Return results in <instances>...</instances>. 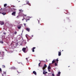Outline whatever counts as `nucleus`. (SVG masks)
<instances>
[{"label": "nucleus", "instance_id": "f257e3e1", "mask_svg": "<svg viewBox=\"0 0 76 76\" xmlns=\"http://www.w3.org/2000/svg\"><path fill=\"white\" fill-rule=\"evenodd\" d=\"M17 28L19 29H20V28H22V24H20L17 26Z\"/></svg>", "mask_w": 76, "mask_h": 76}, {"label": "nucleus", "instance_id": "f03ea898", "mask_svg": "<svg viewBox=\"0 0 76 76\" xmlns=\"http://www.w3.org/2000/svg\"><path fill=\"white\" fill-rule=\"evenodd\" d=\"M27 15H26L23 14V18H24L25 19H26V18L27 17H26Z\"/></svg>", "mask_w": 76, "mask_h": 76}, {"label": "nucleus", "instance_id": "7ed1b4c3", "mask_svg": "<svg viewBox=\"0 0 76 76\" xmlns=\"http://www.w3.org/2000/svg\"><path fill=\"white\" fill-rule=\"evenodd\" d=\"M45 67H47V65H46L45 64L43 67L42 68V69L43 70H44V69H45Z\"/></svg>", "mask_w": 76, "mask_h": 76}, {"label": "nucleus", "instance_id": "20e7f679", "mask_svg": "<svg viewBox=\"0 0 76 76\" xmlns=\"http://www.w3.org/2000/svg\"><path fill=\"white\" fill-rule=\"evenodd\" d=\"M16 14V12H12V16H15V15Z\"/></svg>", "mask_w": 76, "mask_h": 76}, {"label": "nucleus", "instance_id": "39448f33", "mask_svg": "<svg viewBox=\"0 0 76 76\" xmlns=\"http://www.w3.org/2000/svg\"><path fill=\"white\" fill-rule=\"evenodd\" d=\"M4 22H3V21H0V24H1V25H4Z\"/></svg>", "mask_w": 76, "mask_h": 76}, {"label": "nucleus", "instance_id": "423d86ee", "mask_svg": "<svg viewBox=\"0 0 76 76\" xmlns=\"http://www.w3.org/2000/svg\"><path fill=\"white\" fill-rule=\"evenodd\" d=\"M25 50H26V48H23L22 49V51H23V52H24V53H25Z\"/></svg>", "mask_w": 76, "mask_h": 76}, {"label": "nucleus", "instance_id": "0eeeda50", "mask_svg": "<svg viewBox=\"0 0 76 76\" xmlns=\"http://www.w3.org/2000/svg\"><path fill=\"white\" fill-rule=\"evenodd\" d=\"M25 20H29V17H27L25 19Z\"/></svg>", "mask_w": 76, "mask_h": 76}, {"label": "nucleus", "instance_id": "6e6552de", "mask_svg": "<svg viewBox=\"0 0 76 76\" xmlns=\"http://www.w3.org/2000/svg\"><path fill=\"white\" fill-rule=\"evenodd\" d=\"M26 29L27 31H28V32H29V31H30V28H26Z\"/></svg>", "mask_w": 76, "mask_h": 76}, {"label": "nucleus", "instance_id": "1a4fd4ad", "mask_svg": "<svg viewBox=\"0 0 76 76\" xmlns=\"http://www.w3.org/2000/svg\"><path fill=\"white\" fill-rule=\"evenodd\" d=\"M33 74H34L35 75H37V72H36L35 71H33Z\"/></svg>", "mask_w": 76, "mask_h": 76}, {"label": "nucleus", "instance_id": "9d476101", "mask_svg": "<svg viewBox=\"0 0 76 76\" xmlns=\"http://www.w3.org/2000/svg\"><path fill=\"white\" fill-rule=\"evenodd\" d=\"M58 55L59 56H61V52H58Z\"/></svg>", "mask_w": 76, "mask_h": 76}, {"label": "nucleus", "instance_id": "9b49d317", "mask_svg": "<svg viewBox=\"0 0 76 76\" xmlns=\"http://www.w3.org/2000/svg\"><path fill=\"white\" fill-rule=\"evenodd\" d=\"M35 48H36L35 47H33V49H32V52H34L35 51V50H34V49Z\"/></svg>", "mask_w": 76, "mask_h": 76}, {"label": "nucleus", "instance_id": "f8f14e48", "mask_svg": "<svg viewBox=\"0 0 76 76\" xmlns=\"http://www.w3.org/2000/svg\"><path fill=\"white\" fill-rule=\"evenodd\" d=\"M46 73H47V72H45V71H43V74H44V75H45V74H46Z\"/></svg>", "mask_w": 76, "mask_h": 76}, {"label": "nucleus", "instance_id": "ddd939ff", "mask_svg": "<svg viewBox=\"0 0 76 76\" xmlns=\"http://www.w3.org/2000/svg\"><path fill=\"white\" fill-rule=\"evenodd\" d=\"M48 70H50V69H51V67H50V65L48 66Z\"/></svg>", "mask_w": 76, "mask_h": 76}, {"label": "nucleus", "instance_id": "4468645a", "mask_svg": "<svg viewBox=\"0 0 76 76\" xmlns=\"http://www.w3.org/2000/svg\"><path fill=\"white\" fill-rule=\"evenodd\" d=\"M1 13L2 15H6V12H2Z\"/></svg>", "mask_w": 76, "mask_h": 76}, {"label": "nucleus", "instance_id": "2eb2a0df", "mask_svg": "<svg viewBox=\"0 0 76 76\" xmlns=\"http://www.w3.org/2000/svg\"><path fill=\"white\" fill-rule=\"evenodd\" d=\"M0 43H1V44H3V41H2V40H0Z\"/></svg>", "mask_w": 76, "mask_h": 76}, {"label": "nucleus", "instance_id": "dca6fc26", "mask_svg": "<svg viewBox=\"0 0 76 76\" xmlns=\"http://www.w3.org/2000/svg\"><path fill=\"white\" fill-rule=\"evenodd\" d=\"M58 63H57V62H56L55 64V66H57V64Z\"/></svg>", "mask_w": 76, "mask_h": 76}, {"label": "nucleus", "instance_id": "f3484780", "mask_svg": "<svg viewBox=\"0 0 76 76\" xmlns=\"http://www.w3.org/2000/svg\"><path fill=\"white\" fill-rule=\"evenodd\" d=\"M3 10H0V13H1L3 12Z\"/></svg>", "mask_w": 76, "mask_h": 76}, {"label": "nucleus", "instance_id": "a211bd4d", "mask_svg": "<svg viewBox=\"0 0 76 76\" xmlns=\"http://www.w3.org/2000/svg\"><path fill=\"white\" fill-rule=\"evenodd\" d=\"M19 11H20V12H23V11L22 10H19Z\"/></svg>", "mask_w": 76, "mask_h": 76}, {"label": "nucleus", "instance_id": "6ab92c4d", "mask_svg": "<svg viewBox=\"0 0 76 76\" xmlns=\"http://www.w3.org/2000/svg\"><path fill=\"white\" fill-rule=\"evenodd\" d=\"M58 58L56 60V61L57 62H56L57 63H58Z\"/></svg>", "mask_w": 76, "mask_h": 76}, {"label": "nucleus", "instance_id": "aec40b11", "mask_svg": "<svg viewBox=\"0 0 76 76\" xmlns=\"http://www.w3.org/2000/svg\"><path fill=\"white\" fill-rule=\"evenodd\" d=\"M61 74V72H58L57 75H60Z\"/></svg>", "mask_w": 76, "mask_h": 76}, {"label": "nucleus", "instance_id": "412c9836", "mask_svg": "<svg viewBox=\"0 0 76 76\" xmlns=\"http://www.w3.org/2000/svg\"><path fill=\"white\" fill-rule=\"evenodd\" d=\"M55 62H56V61H55L54 60H53L52 61V64H53V63H55Z\"/></svg>", "mask_w": 76, "mask_h": 76}, {"label": "nucleus", "instance_id": "4be33fe9", "mask_svg": "<svg viewBox=\"0 0 76 76\" xmlns=\"http://www.w3.org/2000/svg\"><path fill=\"white\" fill-rule=\"evenodd\" d=\"M7 6V4H5L4 5V7H6Z\"/></svg>", "mask_w": 76, "mask_h": 76}, {"label": "nucleus", "instance_id": "5701e85b", "mask_svg": "<svg viewBox=\"0 0 76 76\" xmlns=\"http://www.w3.org/2000/svg\"><path fill=\"white\" fill-rule=\"evenodd\" d=\"M2 67L3 68H5V66H4V65H3Z\"/></svg>", "mask_w": 76, "mask_h": 76}, {"label": "nucleus", "instance_id": "b1692460", "mask_svg": "<svg viewBox=\"0 0 76 76\" xmlns=\"http://www.w3.org/2000/svg\"><path fill=\"white\" fill-rule=\"evenodd\" d=\"M15 35L17 34V32H16V31L15 32Z\"/></svg>", "mask_w": 76, "mask_h": 76}, {"label": "nucleus", "instance_id": "393cba45", "mask_svg": "<svg viewBox=\"0 0 76 76\" xmlns=\"http://www.w3.org/2000/svg\"><path fill=\"white\" fill-rule=\"evenodd\" d=\"M3 34H4V35H6V33L5 32H4Z\"/></svg>", "mask_w": 76, "mask_h": 76}, {"label": "nucleus", "instance_id": "a878e982", "mask_svg": "<svg viewBox=\"0 0 76 76\" xmlns=\"http://www.w3.org/2000/svg\"><path fill=\"white\" fill-rule=\"evenodd\" d=\"M23 24H24V26H26V23H24Z\"/></svg>", "mask_w": 76, "mask_h": 76}, {"label": "nucleus", "instance_id": "bb28decb", "mask_svg": "<svg viewBox=\"0 0 76 76\" xmlns=\"http://www.w3.org/2000/svg\"><path fill=\"white\" fill-rule=\"evenodd\" d=\"M40 64H41V63H40L39 64V66H40Z\"/></svg>", "mask_w": 76, "mask_h": 76}, {"label": "nucleus", "instance_id": "cd10ccee", "mask_svg": "<svg viewBox=\"0 0 76 76\" xmlns=\"http://www.w3.org/2000/svg\"><path fill=\"white\" fill-rule=\"evenodd\" d=\"M0 72H2L1 69L0 68Z\"/></svg>", "mask_w": 76, "mask_h": 76}, {"label": "nucleus", "instance_id": "c85d7f7f", "mask_svg": "<svg viewBox=\"0 0 76 76\" xmlns=\"http://www.w3.org/2000/svg\"><path fill=\"white\" fill-rule=\"evenodd\" d=\"M28 58H29V57L28 58H26V60H28Z\"/></svg>", "mask_w": 76, "mask_h": 76}, {"label": "nucleus", "instance_id": "c756f323", "mask_svg": "<svg viewBox=\"0 0 76 76\" xmlns=\"http://www.w3.org/2000/svg\"><path fill=\"white\" fill-rule=\"evenodd\" d=\"M52 76H54V74H52Z\"/></svg>", "mask_w": 76, "mask_h": 76}, {"label": "nucleus", "instance_id": "7c9ffc66", "mask_svg": "<svg viewBox=\"0 0 76 76\" xmlns=\"http://www.w3.org/2000/svg\"><path fill=\"white\" fill-rule=\"evenodd\" d=\"M4 74H6V72H4Z\"/></svg>", "mask_w": 76, "mask_h": 76}, {"label": "nucleus", "instance_id": "2f4dec72", "mask_svg": "<svg viewBox=\"0 0 76 76\" xmlns=\"http://www.w3.org/2000/svg\"><path fill=\"white\" fill-rule=\"evenodd\" d=\"M24 19H24V18H23L22 19V20H24Z\"/></svg>", "mask_w": 76, "mask_h": 76}, {"label": "nucleus", "instance_id": "473e14b6", "mask_svg": "<svg viewBox=\"0 0 76 76\" xmlns=\"http://www.w3.org/2000/svg\"><path fill=\"white\" fill-rule=\"evenodd\" d=\"M57 76H60V75H58V74H57Z\"/></svg>", "mask_w": 76, "mask_h": 76}, {"label": "nucleus", "instance_id": "72a5a7b5", "mask_svg": "<svg viewBox=\"0 0 76 76\" xmlns=\"http://www.w3.org/2000/svg\"><path fill=\"white\" fill-rule=\"evenodd\" d=\"M33 36H34V35H32L31 36V37H33Z\"/></svg>", "mask_w": 76, "mask_h": 76}, {"label": "nucleus", "instance_id": "f704fd0d", "mask_svg": "<svg viewBox=\"0 0 76 76\" xmlns=\"http://www.w3.org/2000/svg\"><path fill=\"white\" fill-rule=\"evenodd\" d=\"M26 22H28V20H26Z\"/></svg>", "mask_w": 76, "mask_h": 76}, {"label": "nucleus", "instance_id": "c9c22d12", "mask_svg": "<svg viewBox=\"0 0 76 76\" xmlns=\"http://www.w3.org/2000/svg\"><path fill=\"white\" fill-rule=\"evenodd\" d=\"M50 70V69H49V70H48V71H49V72H50V70Z\"/></svg>", "mask_w": 76, "mask_h": 76}, {"label": "nucleus", "instance_id": "e433bc0d", "mask_svg": "<svg viewBox=\"0 0 76 76\" xmlns=\"http://www.w3.org/2000/svg\"><path fill=\"white\" fill-rule=\"evenodd\" d=\"M17 18H18V17H19V16H17Z\"/></svg>", "mask_w": 76, "mask_h": 76}, {"label": "nucleus", "instance_id": "4c0bfd02", "mask_svg": "<svg viewBox=\"0 0 76 76\" xmlns=\"http://www.w3.org/2000/svg\"><path fill=\"white\" fill-rule=\"evenodd\" d=\"M0 54H1V52H0Z\"/></svg>", "mask_w": 76, "mask_h": 76}, {"label": "nucleus", "instance_id": "58836bf2", "mask_svg": "<svg viewBox=\"0 0 76 76\" xmlns=\"http://www.w3.org/2000/svg\"><path fill=\"white\" fill-rule=\"evenodd\" d=\"M62 51H63V50H62Z\"/></svg>", "mask_w": 76, "mask_h": 76}, {"label": "nucleus", "instance_id": "ea45409f", "mask_svg": "<svg viewBox=\"0 0 76 76\" xmlns=\"http://www.w3.org/2000/svg\"><path fill=\"white\" fill-rule=\"evenodd\" d=\"M12 69H13V68H12Z\"/></svg>", "mask_w": 76, "mask_h": 76}, {"label": "nucleus", "instance_id": "a19ab883", "mask_svg": "<svg viewBox=\"0 0 76 76\" xmlns=\"http://www.w3.org/2000/svg\"><path fill=\"white\" fill-rule=\"evenodd\" d=\"M70 67V66H68V67Z\"/></svg>", "mask_w": 76, "mask_h": 76}]
</instances>
